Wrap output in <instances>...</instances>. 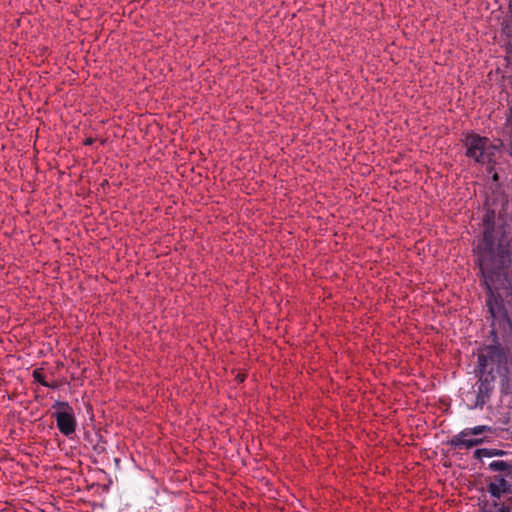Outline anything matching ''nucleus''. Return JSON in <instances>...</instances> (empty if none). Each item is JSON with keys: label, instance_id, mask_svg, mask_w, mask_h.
<instances>
[{"label": "nucleus", "instance_id": "obj_1", "mask_svg": "<svg viewBox=\"0 0 512 512\" xmlns=\"http://www.w3.org/2000/svg\"><path fill=\"white\" fill-rule=\"evenodd\" d=\"M488 469L498 474L492 477L488 485V492L494 498L504 494L511 496L503 503L500 512H512V463L503 460H494L489 463Z\"/></svg>", "mask_w": 512, "mask_h": 512}, {"label": "nucleus", "instance_id": "obj_2", "mask_svg": "<svg viewBox=\"0 0 512 512\" xmlns=\"http://www.w3.org/2000/svg\"><path fill=\"white\" fill-rule=\"evenodd\" d=\"M494 343L486 346L478 356V362L481 374H488L493 376L494 370H497L499 374L503 373L500 371L501 368L507 362V356L504 348L498 343L497 335L494 330L491 331Z\"/></svg>", "mask_w": 512, "mask_h": 512}, {"label": "nucleus", "instance_id": "obj_3", "mask_svg": "<svg viewBox=\"0 0 512 512\" xmlns=\"http://www.w3.org/2000/svg\"><path fill=\"white\" fill-rule=\"evenodd\" d=\"M466 156L477 163H490L495 156L496 146L487 137L478 134H468L464 139Z\"/></svg>", "mask_w": 512, "mask_h": 512}, {"label": "nucleus", "instance_id": "obj_4", "mask_svg": "<svg viewBox=\"0 0 512 512\" xmlns=\"http://www.w3.org/2000/svg\"><path fill=\"white\" fill-rule=\"evenodd\" d=\"M494 389V377L487 375L480 376L476 383V390L473 393H468L467 398L471 402L469 409H482L489 401Z\"/></svg>", "mask_w": 512, "mask_h": 512}, {"label": "nucleus", "instance_id": "obj_5", "mask_svg": "<svg viewBox=\"0 0 512 512\" xmlns=\"http://www.w3.org/2000/svg\"><path fill=\"white\" fill-rule=\"evenodd\" d=\"M56 420L57 428L66 437H71L76 431V419L73 410L71 411H56L53 414Z\"/></svg>", "mask_w": 512, "mask_h": 512}, {"label": "nucleus", "instance_id": "obj_6", "mask_svg": "<svg viewBox=\"0 0 512 512\" xmlns=\"http://www.w3.org/2000/svg\"><path fill=\"white\" fill-rule=\"evenodd\" d=\"M487 307H488V310L491 314V316L496 319L498 317H506L507 316V313H506V310H505V307L504 305L502 304L501 301H499L497 298H495L493 295H491L488 299H487Z\"/></svg>", "mask_w": 512, "mask_h": 512}, {"label": "nucleus", "instance_id": "obj_7", "mask_svg": "<svg viewBox=\"0 0 512 512\" xmlns=\"http://www.w3.org/2000/svg\"><path fill=\"white\" fill-rule=\"evenodd\" d=\"M506 453L507 452L503 451V450L481 448V449H477L474 452V457L477 459H482L483 457L503 456V455H506Z\"/></svg>", "mask_w": 512, "mask_h": 512}, {"label": "nucleus", "instance_id": "obj_8", "mask_svg": "<svg viewBox=\"0 0 512 512\" xmlns=\"http://www.w3.org/2000/svg\"><path fill=\"white\" fill-rule=\"evenodd\" d=\"M485 432H492V428L487 425H479L472 428H465L462 430V435H467L468 437L472 435L477 436Z\"/></svg>", "mask_w": 512, "mask_h": 512}, {"label": "nucleus", "instance_id": "obj_9", "mask_svg": "<svg viewBox=\"0 0 512 512\" xmlns=\"http://www.w3.org/2000/svg\"><path fill=\"white\" fill-rule=\"evenodd\" d=\"M501 379V393L505 395H512V380L508 375L500 374Z\"/></svg>", "mask_w": 512, "mask_h": 512}, {"label": "nucleus", "instance_id": "obj_10", "mask_svg": "<svg viewBox=\"0 0 512 512\" xmlns=\"http://www.w3.org/2000/svg\"><path fill=\"white\" fill-rule=\"evenodd\" d=\"M468 437L467 435H462V431H460L458 434L453 436L451 440L449 441V445L454 448H462L465 447V438Z\"/></svg>", "mask_w": 512, "mask_h": 512}, {"label": "nucleus", "instance_id": "obj_11", "mask_svg": "<svg viewBox=\"0 0 512 512\" xmlns=\"http://www.w3.org/2000/svg\"><path fill=\"white\" fill-rule=\"evenodd\" d=\"M33 378L35 381H37L41 385H43L45 387H51V385L45 380V376L40 369H35L33 371Z\"/></svg>", "mask_w": 512, "mask_h": 512}, {"label": "nucleus", "instance_id": "obj_12", "mask_svg": "<svg viewBox=\"0 0 512 512\" xmlns=\"http://www.w3.org/2000/svg\"><path fill=\"white\" fill-rule=\"evenodd\" d=\"M479 262H480L481 272L483 273V275L485 277H487L488 274L491 272V269L489 268V264L487 262L486 255H482L479 259Z\"/></svg>", "mask_w": 512, "mask_h": 512}, {"label": "nucleus", "instance_id": "obj_13", "mask_svg": "<svg viewBox=\"0 0 512 512\" xmlns=\"http://www.w3.org/2000/svg\"><path fill=\"white\" fill-rule=\"evenodd\" d=\"M484 442L483 438H465V448L470 449Z\"/></svg>", "mask_w": 512, "mask_h": 512}, {"label": "nucleus", "instance_id": "obj_14", "mask_svg": "<svg viewBox=\"0 0 512 512\" xmlns=\"http://www.w3.org/2000/svg\"><path fill=\"white\" fill-rule=\"evenodd\" d=\"M53 408L57 409V411H71L73 410L72 407L69 405L68 402L64 401H56L53 405Z\"/></svg>", "mask_w": 512, "mask_h": 512}, {"label": "nucleus", "instance_id": "obj_15", "mask_svg": "<svg viewBox=\"0 0 512 512\" xmlns=\"http://www.w3.org/2000/svg\"><path fill=\"white\" fill-rule=\"evenodd\" d=\"M507 304L509 306H512V290L509 292L508 294V298H507Z\"/></svg>", "mask_w": 512, "mask_h": 512}, {"label": "nucleus", "instance_id": "obj_16", "mask_svg": "<svg viewBox=\"0 0 512 512\" xmlns=\"http://www.w3.org/2000/svg\"><path fill=\"white\" fill-rule=\"evenodd\" d=\"M91 143H92V140L91 139H87L86 144H91Z\"/></svg>", "mask_w": 512, "mask_h": 512}]
</instances>
